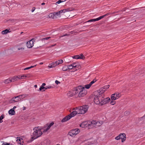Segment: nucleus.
<instances>
[{
	"label": "nucleus",
	"mask_w": 145,
	"mask_h": 145,
	"mask_svg": "<svg viewBox=\"0 0 145 145\" xmlns=\"http://www.w3.org/2000/svg\"><path fill=\"white\" fill-rule=\"evenodd\" d=\"M41 129L39 127H35L33 128L34 131L31 135L32 140L37 138L42 135V133Z\"/></svg>",
	"instance_id": "1"
},
{
	"label": "nucleus",
	"mask_w": 145,
	"mask_h": 145,
	"mask_svg": "<svg viewBox=\"0 0 145 145\" xmlns=\"http://www.w3.org/2000/svg\"><path fill=\"white\" fill-rule=\"evenodd\" d=\"M97 80L95 79H94L89 84L85 85L84 87L82 86H79L75 88L74 91H83V89L85 88L87 89H88Z\"/></svg>",
	"instance_id": "2"
},
{
	"label": "nucleus",
	"mask_w": 145,
	"mask_h": 145,
	"mask_svg": "<svg viewBox=\"0 0 145 145\" xmlns=\"http://www.w3.org/2000/svg\"><path fill=\"white\" fill-rule=\"evenodd\" d=\"M88 105H84L77 108L79 114H84L88 110Z\"/></svg>",
	"instance_id": "3"
},
{
	"label": "nucleus",
	"mask_w": 145,
	"mask_h": 145,
	"mask_svg": "<svg viewBox=\"0 0 145 145\" xmlns=\"http://www.w3.org/2000/svg\"><path fill=\"white\" fill-rule=\"evenodd\" d=\"M93 94L96 98H98L100 100L105 97L104 91H94Z\"/></svg>",
	"instance_id": "4"
},
{
	"label": "nucleus",
	"mask_w": 145,
	"mask_h": 145,
	"mask_svg": "<svg viewBox=\"0 0 145 145\" xmlns=\"http://www.w3.org/2000/svg\"><path fill=\"white\" fill-rule=\"evenodd\" d=\"M80 132V130L78 129H75L71 130L68 133V135L73 137L78 134Z\"/></svg>",
	"instance_id": "5"
},
{
	"label": "nucleus",
	"mask_w": 145,
	"mask_h": 145,
	"mask_svg": "<svg viewBox=\"0 0 145 145\" xmlns=\"http://www.w3.org/2000/svg\"><path fill=\"white\" fill-rule=\"evenodd\" d=\"M109 14V13H107V14H106L104 15H103V16H101L99 17L98 18H97L96 19H93L90 20H88V21L86 22L85 23L88 22H95L96 21H99V20L103 18L104 17H105V16H108Z\"/></svg>",
	"instance_id": "6"
},
{
	"label": "nucleus",
	"mask_w": 145,
	"mask_h": 145,
	"mask_svg": "<svg viewBox=\"0 0 145 145\" xmlns=\"http://www.w3.org/2000/svg\"><path fill=\"white\" fill-rule=\"evenodd\" d=\"M110 99L109 97H106L105 98H102L101 100V106H102L103 105L105 104L110 101Z\"/></svg>",
	"instance_id": "7"
},
{
	"label": "nucleus",
	"mask_w": 145,
	"mask_h": 145,
	"mask_svg": "<svg viewBox=\"0 0 145 145\" xmlns=\"http://www.w3.org/2000/svg\"><path fill=\"white\" fill-rule=\"evenodd\" d=\"M35 39H33L27 42V46L28 48H31L33 46L34 42Z\"/></svg>",
	"instance_id": "8"
},
{
	"label": "nucleus",
	"mask_w": 145,
	"mask_h": 145,
	"mask_svg": "<svg viewBox=\"0 0 145 145\" xmlns=\"http://www.w3.org/2000/svg\"><path fill=\"white\" fill-rule=\"evenodd\" d=\"M87 91H80L78 92V91H76L77 94L76 95V97L78 96L79 97H81L84 96L87 94Z\"/></svg>",
	"instance_id": "9"
},
{
	"label": "nucleus",
	"mask_w": 145,
	"mask_h": 145,
	"mask_svg": "<svg viewBox=\"0 0 145 145\" xmlns=\"http://www.w3.org/2000/svg\"><path fill=\"white\" fill-rule=\"evenodd\" d=\"M77 91H69L67 93V95L69 97H71L73 96H75V97H76V95L77 94Z\"/></svg>",
	"instance_id": "10"
},
{
	"label": "nucleus",
	"mask_w": 145,
	"mask_h": 145,
	"mask_svg": "<svg viewBox=\"0 0 145 145\" xmlns=\"http://www.w3.org/2000/svg\"><path fill=\"white\" fill-rule=\"evenodd\" d=\"M76 111H74L72 112L69 115V116L71 117V118L72 117L75 116L76 114H79V112L78 111L77 108H76Z\"/></svg>",
	"instance_id": "11"
},
{
	"label": "nucleus",
	"mask_w": 145,
	"mask_h": 145,
	"mask_svg": "<svg viewBox=\"0 0 145 145\" xmlns=\"http://www.w3.org/2000/svg\"><path fill=\"white\" fill-rule=\"evenodd\" d=\"M18 96L16 97H14L12 98L11 100L10 101V103H13V102H17L21 99L20 97H18Z\"/></svg>",
	"instance_id": "12"
},
{
	"label": "nucleus",
	"mask_w": 145,
	"mask_h": 145,
	"mask_svg": "<svg viewBox=\"0 0 145 145\" xmlns=\"http://www.w3.org/2000/svg\"><path fill=\"white\" fill-rule=\"evenodd\" d=\"M120 139H121L122 142H124L125 140L126 135L124 133H121L120 134Z\"/></svg>",
	"instance_id": "13"
},
{
	"label": "nucleus",
	"mask_w": 145,
	"mask_h": 145,
	"mask_svg": "<svg viewBox=\"0 0 145 145\" xmlns=\"http://www.w3.org/2000/svg\"><path fill=\"white\" fill-rule=\"evenodd\" d=\"M94 101L95 103L97 105H99L101 106V100L100 99L98 98H96L95 97L94 99Z\"/></svg>",
	"instance_id": "14"
},
{
	"label": "nucleus",
	"mask_w": 145,
	"mask_h": 145,
	"mask_svg": "<svg viewBox=\"0 0 145 145\" xmlns=\"http://www.w3.org/2000/svg\"><path fill=\"white\" fill-rule=\"evenodd\" d=\"M19 77H20V76H14L10 78L11 82H13L17 80H18L19 79L18 78Z\"/></svg>",
	"instance_id": "15"
},
{
	"label": "nucleus",
	"mask_w": 145,
	"mask_h": 145,
	"mask_svg": "<svg viewBox=\"0 0 145 145\" xmlns=\"http://www.w3.org/2000/svg\"><path fill=\"white\" fill-rule=\"evenodd\" d=\"M99 123L100 124L98 125H97L98 126H100L101 125H102L103 124V123L102 122H101V123H100V122H95V121L93 120L91 121L90 124L93 125L95 126L97 124H98Z\"/></svg>",
	"instance_id": "16"
},
{
	"label": "nucleus",
	"mask_w": 145,
	"mask_h": 145,
	"mask_svg": "<svg viewBox=\"0 0 145 145\" xmlns=\"http://www.w3.org/2000/svg\"><path fill=\"white\" fill-rule=\"evenodd\" d=\"M52 126L51 125H50L48 123L47 124L46 126H45L44 128L46 127H47V128L46 129H44L43 132L44 133L45 132H46L48 131L50 128V127Z\"/></svg>",
	"instance_id": "17"
},
{
	"label": "nucleus",
	"mask_w": 145,
	"mask_h": 145,
	"mask_svg": "<svg viewBox=\"0 0 145 145\" xmlns=\"http://www.w3.org/2000/svg\"><path fill=\"white\" fill-rule=\"evenodd\" d=\"M52 126L51 125H50L48 123L47 124L46 126H45L44 128L46 127H47V128L46 129H44L43 132L44 133L45 132H46L48 131L50 128V127Z\"/></svg>",
	"instance_id": "18"
},
{
	"label": "nucleus",
	"mask_w": 145,
	"mask_h": 145,
	"mask_svg": "<svg viewBox=\"0 0 145 145\" xmlns=\"http://www.w3.org/2000/svg\"><path fill=\"white\" fill-rule=\"evenodd\" d=\"M71 119V117H70L69 115L64 117L61 120L62 122H64L67 121Z\"/></svg>",
	"instance_id": "19"
},
{
	"label": "nucleus",
	"mask_w": 145,
	"mask_h": 145,
	"mask_svg": "<svg viewBox=\"0 0 145 145\" xmlns=\"http://www.w3.org/2000/svg\"><path fill=\"white\" fill-rule=\"evenodd\" d=\"M110 86L109 85L104 86L103 88H101L99 90L105 91L109 88Z\"/></svg>",
	"instance_id": "20"
},
{
	"label": "nucleus",
	"mask_w": 145,
	"mask_h": 145,
	"mask_svg": "<svg viewBox=\"0 0 145 145\" xmlns=\"http://www.w3.org/2000/svg\"><path fill=\"white\" fill-rule=\"evenodd\" d=\"M72 64L73 68H77L78 69H79L80 67V66L78 65V63H74Z\"/></svg>",
	"instance_id": "21"
},
{
	"label": "nucleus",
	"mask_w": 145,
	"mask_h": 145,
	"mask_svg": "<svg viewBox=\"0 0 145 145\" xmlns=\"http://www.w3.org/2000/svg\"><path fill=\"white\" fill-rule=\"evenodd\" d=\"M86 124L87 122H84L80 124V126L82 128L86 127Z\"/></svg>",
	"instance_id": "22"
},
{
	"label": "nucleus",
	"mask_w": 145,
	"mask_h": 145,
	"mask_svg": "<svg viewBox=\"0 0 145 145\" xmlns=\"http://www.w3.org/2000/svg\"><path fill=\"white\" fill-rule=\"evenodd\" d=\"M9 114L12 115H14L15 114V112L13 109H10L8 111Z\"/></svg>",
	"instance_id": "23"
},
{
	"label": "nucleus",
	"mask_w": 145,
	"mask_h": 145,
	"mask_svg": "<svg viewBox=\"0 0 145 145\" xmlns=\"http://www.w3.org/2000/svg\"><path fill=\"white\" fill-rule=\"evenodd\" d=\"M53 88V87L52 86H51L50 85H48V86H46L44 88V90H47L48 89H51V88Z\"/></svg>",
	"instance_id": "24"
},
{
	"label": "nucleus",
	"mask_w": 145,
	"mask_h": 145,
	"mask_svg": "<svg viewBox=\"0 0 145 145\" xmlns=\"http://www.w3.org/2000/svg\"><path fill=\"white\" fill-rule=\"evenodd\" d=\"M10 78L4 80V82L5 84H8L11 82Z\"/></svg>",
	"instance_id": "25"
},
{
	"label": "nucleus",
	"mask_w": 145,
	"mask_h": 145,
	"mask_svg": "<svg viewBox=\"0 0 145 145\" xmlns=\"http://www.w3.org/2000/svg\"><path fill=\"white\" fill-rule=\"evenodd\" d=\"M114 94H115V97L118 99L121 96V95L120 93H118V92L115 93Z\"/></svg>",
	"instance_id": "26"
},
{
	"label": "nucleus",
	"mask_w": 145,
	"mask_h": 145,
	"mask_svg": "<svg viewBox=\"0 0 145 145\" xmlns=\"http://www.w3.org/2000/svg\"><path fill=\"white\" fill-rule=\"evenodd\" d=\"M46 84L45 83H43L42 84V86H41L40 88L39 89L40 91H41L42 90H44V88L45 87L44 86L46 85Z\"/></svg>",
	"instance_id": "27"
},
{
	"label": "nucleus",
	"mask_w": 145,
	"mask_h": 145,
	"mask_svg": "<svg viewBox=\"0 0 145 145\" xmlns=\"http://www.w3.org/2000/svg\"><path fill=\"white\" fill-rule=\"evenodd\" d=\"M9 32V30L8 29H7L3 31H2V33L3 34H6L7 33Z\"/></svg>",
	"instance_id": "28"
},
{
	"label": "nucleus",
	"mask_w": 145,
	"mask_h": 145,
	"mask_svg": "<svg viewBox=\"0 0 145 145\" xmlns=\"http://www.w3.org/2000/svg\"><path fill=\"white\" fill-rule=\"evenodd\" d=\"M28 96L27 94H23L20 95H19L18 97H20L21 99H23L25 97L27 96Z\"/></svg>",
	"instance_id": "29"
},
{
	"label": "nucleus",
	"mask_w": 145,
	"mask_h": 145,
	"mask_svg": "<svg viewBox=\"0 0 145 145\" xmlns=\"http://www.w3.org/2000/svg\"><path fill=\"white\" fill-rule=\"evenodd\" d=\"M115 94H113L111 95V99L112 100H115L116 99H118V98H117L116 97H115Z\"/></svg>",
	"instance_id": "30"
},
{
	"label": "nucleus",
	"mask_w": 145,
	"mask_h": 145,
	"mask_svg": "<svg viewBox=\"0 0 145 145\" xmlns=\"http://www.w3.org/2000/svg\"><path fill=\"white\" fill-rule=\"evenodd\" d=\"M56 62L57 65L59 64L62 63L63 62V60L62 59L59 60L58 61Z\"/></svg>",
	"instance_id": "31"
},
{
	"label": "nucleus",
	"mask_w": 145,
	"mask_h": 145,
	"mask_svg": "<svg viewBox=\"0 0 145 145\" xmlns=\"http://www.w3.org/2000/svg\"><path fill=\"white\" fill-rule=\"evenodd\" d=\"M49 18H54V13H50L48 15Z\"/></svg>",
	"instance_id": "32"
},
{
	"label": "nucleus",
	"mask_w": 145,
	"mask_h": 145,
	"mask_svg": "<svg viewBox=\"0 0 145 145\" xmlns=\"http://www.w3.org/2000/svg\"><path fill=\"white\" fill-rule=\"evenodd\" d=\"M16 141L18 142L20 144H21V142H21V140H22L23 139L22 138H20L19 137H17L16 138Z\"/></svg>",
	"instance_id": "33"
},
{
	"label": "nucleus",
	"mask_w": 145,
	"mask_h": 145,
	"mask_svg": "<svg viewBox=\"0 0 145 145\" xmlns=\"http://www.w3.org/2000/svg\"><path fill=\"white\" fill-rule=\"evenodd\" d=\"M72 57L74 59H79L81 58L80 57V56L78 55H76L72 56Z\"/></svg>",
	"instance_id": "34"
},
{
	"label": "nucleus",
	"mask_w": 145,
	"mask_h": 145,
	"mask_svg": "<svg viewBox=\"0 0 145 145\" xmlns=\"http://www.w3.org/2000/svg\"><path fill=\"white\" fill-rule=\"evenodd\" d=\"M68 69L67 67L66 66H64L62 68V70L64 71H67Z\"/></svg>",
	"instance_id": "35"
},
{
	"label": "nucleus",
	"mask_w": 145,
	"mask_h": 145,
	"mask_svg": "<svg viewBox=\"0 0 145 145\" xmlns=\"http://www.w3.org/2000/svg\"><path fill=\"white\" fill-rule=\"evenodd\" d=\"M94 127H95V126L93 125L90 124H89L88 125V127L89 129L91 128Z\"/></svg>",
	"instance_id": "36"
},
{
	"label": "nucleus",
	"mask_w": 145,
	"mask_h": 145,
	"mask_svg": "<svg viewBox=\"0 0 145 145\" xmlns=\"http://www.w3.org/2000/svg\"><path fill=\"white\" fill-rule=\"evenodd\" d=\"M66 0H59L56 2V4H59L60 3L65 2Z\"/></svg>",
	"instance_id": "37"
},
{
	"label": "nucleus",
	"mask_w": 145,
	"mask_h": 145,
	"mask_svg": "<svg viewBox=\"0 0 145 145\" xmlns=\"http://www.w3.org/2000/svg\"><path fill=\"white\" fill-rule=\"evenodd\" d=\"M67 11L66 10V9H63V10H61L60 11H59L58 12H59L60 14L62 13V12L65 13Z\"/></svg>",
	"instance_id": "38"
},
{
	"label": "nucleus",
	"mask_w": 145,
	"mask_h": 145,
	"mask_svg": "<svg viewBox=\"0 0 145 145\" xmlns=\"http://www.w3.org/2000/svg\"><path fill=\"white\" fill-rule=\"evenodd\" d=\"M4 118L3 115H1L0 117V123H1L3 122V121L1 120Z\"/></svg>",
	"instance_id": "39"
},
{
	"label": "nucleus",
	"mask_w": 145,
	"mask_h": 145,
	"mask_svg": "<svg viewBox=\"0 0 145 145\" xmlns=\"http://www.w3.org/2000/svg\"><path fill=\"white\" fill-rule=\"evenodd\" d=\"M51 65H52V66H54V67L57 65L56 62H52L51 63Z\"/></svg>",
	"instance_id": "40"
},
{
	"label": "nucleus",
	"mask_w": 145,
	"mask_h": 145,
	"mask_svg": "<svg viewBox=\"0 0 145 145\" xmlns=\"http://www.w3.org/2000/svg\"><path fill=\"white\" fill-rule=\"evenodd\" d=\"M67 68H68V69H72L73 68L72 64L69 65L67 67Z\"/></svg>",
	"instance_id": "41"
},
{
	"label": "nucleus",
	"mask_w": 145,
	"mask_h": 145,
	"mask_svg": "<svg viewBox=\"0 0 145 145\" xmlns=\"http://www.w3.org/2000/svg\"><path fill=\"white\" fill-rule=\"evenodd\" d=\"M80 57L81 58H80V59H84L85 57H84V55H83V54H81L80 55Z\"/></svg>",
	"instance_id": "42"
},
{
	"label": "nucleus",
	"mask_w": 145,
	"mask_h": 145,
	"mask_svg": "<svg viewBox=\"0 0 145 145\" xmlns=\"http://www.w3.org/2000/svg\"><path fill=\"white\" fill-rule=\"evenodd\" d=\"M50 37H46V38H42V39L41 40L42 41L43 40H47L49 38H50Z\"/></svg>",
	"instance_id": "43"
},
{
	"label": "nucleus",
	"mask_w": 145,
	"mask_h": 145,
	"mask_svg": "<svg viewBox=\"0 0 145 145\" xmlns=\"http://www.w3.org/2000/svg\"><path fill=\"white\" fill-rule=\"evenodd\" d=\"M27 77V76H24V75H23L22 76H21V78H20V77H18V78H19V79H23L24 78H23L24 77Z\"/></svg>",
	"instance_id": "44"
},
{
	"label": "nucleus",
	"mask_w": 145,
	"mask_h": 145,
	"mask_svg": "<svg viewBox=\"0 0 145 145\" xmlns=\"http://www.w3.org/2000/svg\"><path fill=\"white\" fill-rule=\"evenodd\" d=\"M120 135H118V136L116 137L115 138V139L116 140H119L120 139Z\"/></svg>",
	"instance_id": "45"
},
{
	"label": "nucleus",
	"mask_w": 145,
	"mask_h": 145,
	"mask_svg": "<svg viewBox=\"0 0 145 145\" xmlns=\"http://www.w3.org/2000/svg\"><path fill=\"white\" fill-rule=\"evenodd\" d=\"M58 12H54V16L55 15H56V16H58L59 15H60L59 13Z\"/></svg>",
	"instance_id": "46"
},
{
	"label": "nucleus",
	"mask_w": 145,
	"mask_h": 145,
	"mask_svg": "<svg viewBox=\"0 0 145 145\" xmlns=\"http://www.w3.org/2000/svg\"><path fill=\"white\" fill-rule=\"evenodd\" d=\"M55 83L57 85H58L59 84H60V82L57 80L55 81Z\"/></svg>",
	"instance_id": "47"
},
{
	"label": "nucleus",
	"mask_w": 145,
	"mask_h": 145,
	"mask_svg": "<svg viewBox=\"0 0 145 145\" xmlns=\"http://www.w3.org/2000/svg\"><path fill=\"white\" fill-rule=\"evenodd\" d=\"M18 50H24V48H18Z\"/></svg>",
	"instance_id": "48"
},
{
	"label": "nucleus",
	"mask_w": 145,
	"mask_h": 145,
	"mask_svg": "<svg viewBox=\"0 0 145 145\" xmlns=\"http://www.w3.org/2000/svg\"><path fill=\"white\" fill-rule=\"evenodd\" d=\"M115 103H116L115 101H111L110 103L112 105H113L115 104Z\"/></svg>",
	"instance_id": "49"
},
{
	"label": "nucleus",
	"mask_w": 145,
	"mask_h": 145,
	"mask_svg": "<svg viewBox=\"0 0 145 145\" xmlns=\"http://www.w3.org/2000/svg\"><path fill=\"white\" fill-rule=\"evenodd\" d=\"M35 7H33L31 10V12H33L35 10Z\"/></svg>",
	"instance_id": "50"
},
{
	"label": "nucleus",
	"mask_w": 145,
	"mask_h": 145,
	"mask_svg": "<svg viewBox=\"0 0 145 145\" xmlns=\"http://www.w3.org/2000/svg\"><path fill=\"white\" fill-rule=\"evenodd\" d=\"M56 44H54V45H52L51 46H50L48 47H47L48 48H51L52 47H53V46H55Z\"/></svg>",
	"instance_id": "51"
},
{
	"label": "nucleus",
	"mask_w": 145,
	"mask_h": 145,
	"mask_svg": "<svg viewBox=\"0 0 145 145\" xmlns=\"http://www.w3.org/2000/svg\"><path fill=\"white\" fill-rule=\"evenodd\" d=\"M2 145H13L12 144H8L7 143L6 144L3 143Z\"/></svg>",
	"instance_id": "52"
},
{
	"label": "nucleus",
	"mask_w": 145,
	"mask_h": 145,
	"mask_svg": "<svg viewBox=\"0 0 145 145\" xmlns=\"http://www.w3.org/2000/svg\"><path fill=\"white\" fill-rule=\"evenodd\" d=\"M70 34H68H68H66L64 35H62V36H61V37H64V36H68V35H70Z\"/></svg>",
	"instance_id": "53"
},
{
	"label": "nucleus",
	"mask_w": 145,
	"mask_h": 145,
	"mask_svg": "<svg viewBox=\"0 0 145 145\" xmlns=\"http://www.w3.org/2000/svg\"><path fill=\"white\" fill-rule=\"evenodd\" d=\"M48 67L49 68H53V67H54V66H52V65H49L48 66Z\"/></svg>",
	"instance_id": "54"
},
{
	"label": "nucleus",
	"mask_w": 145,
	"mask_h": 145,
	"mask_svg": "<svg viewBox=\"0 0 145 145\" xmlns=\"http://www.w3.org/2000/svg\"><path fill=\"white\" fill-rule=\"evenodd\" d=\"M30 69L29 67H27L26 68H25L24 69V70H27V69Z\"/></svg>",
	"instance_id": "55"
},
{
	"label": "nucleus",
	"mask_w": 145,
	"mask_h": 145,
	"mask_svg": "<svg viewBox=\"0 0 145 145\" xmlns=\"http://www.w3.org/2000/svg\"><path fill=\"white\" fill-rule=\"evenodd\" d=\"M54 124V123L53 122H52L51 123H50L49 124L50 125H51L52 126Z\"/></svg>",
	"instance_id": "56"
},
{
	"label": "nucleus",
	"mask_w": 145,
	"mask_h": 145,
	"mask_svg": "<svg viewBox=\"0 0 145 145\" xmlns=\"http://www.w3.org/2000/svg\"><path fill=\"white\" fill-rule=\"evenodd\" d=\"M36 65H34V66H31V67H29V68H30V69H31V68H32L35 67L36 66Z\"/></svg>",
	"instance_id": "57"
},
{
	"label": "nucleus",
	"mask_w": 145,
	"mask_h": 145,
	"mask_svg": "<svg viewBox=\"0 0 145 145\" xmlns=\"http://www.w3.org/2000/svg\"><path fill=\"white\" fill-rule=\"evenodd\" d=\"M37 85H35L34 86V87L35 88H37Z\"/></svg>",
	"instance_id": "58"
},
{
	"label": "nucleus",
	"mask_w": 145,
	"mask_h": 145,
	"mask_svg": "<svg viewBox=\"0 0 145 145\" xmlns=\"http://www.w3.org/2000/svg\"><path fill=\"white\" fill-rule=\"evenodd\" d=\"M145 118V115L143 116L142 117H141V118H142L143 119Z\"/></svg>",
	"instance_id": "59"
},
{
	"label": "nucleus",
	"mask_w": 145,
	"mask_h": 145,
	"mask_svg": "<svg viewBox=\"0 0 145 145\" xmlns=\"http://www.w3.org/2000/svg\"><path fill=\"white\" fill-rule=\"evenodd\" d=\"M16 108V106H14L12 109H13V110H14Z\"/></svg>",
	"instance_id": "60"
},
{
	"label": "nucleus",
	"mask_w": 145,
	"mask_h": 145,
	"mask_svg": "<svg viewBox=\"0 0 145 145\" xmlns=\"http://www.w3.org/2000/svg\"><path fill=\"white\" fill-rule=\"evenodd\" d=\"M75 33V32L74 31H72L70 32V33Z\"/></svg>",
	"instance_id": "61"
},
{
	"label": "nucleus",
	"mask_w": 145,
	"mask_h": 145,
	"mask_svg": "<svg viewBox=\"0 0 145 145\" xmlns=\"http://www.w3.org/2000/svg\"><path fill=\"white\" fill-rule=\"evenodd\" d=\"M45 4V3H43L41 4L42 5H44Z\"/></svg>",
	"instance_id": "62"
},
{
	"label": "nucleus",
	"mask_w": 145,
	"mask_h": 145,
	"mask_svg": "<svg viewBox=\"0 0 145 145\" xmlns=\"http://www.w3.org/2000/svg\"><path fill=\"white\" fill-rule=\"evenodd\" d=\"M43 64V63H42V62H41L40 63V65H42V64Z\"/></svg>",
	"instance_id": "63"
},
{
	"label": "nucleus",
	"mask_w": 145,
	"mask_h": 145,
	"mask_svg": "<svg viewBox=\"0 0 145 145\" xmlns=\"http://www.w3.org/2000/svg\"><path fill=\"white\" fill-rule=\"evenodd\" d=\"M125 112V114H127V112Z\"/></svg>",
	"instance_id": "64"
}]
</instances>
